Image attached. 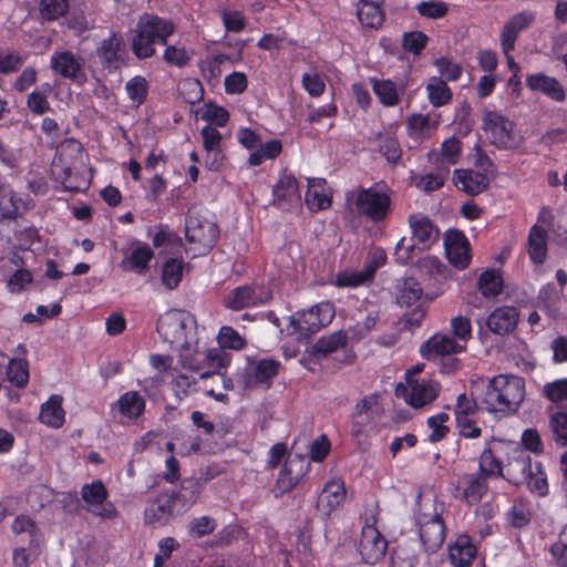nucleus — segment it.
<instances>
[{"mask_svg":"<svg viewBox=\"0 0 567 567\" xmlns=\"http://www.w3.org/2000/svg\"><path fill=\"white\" fill-rule=\"evenodd\" d=\"M175 31L174 23L156 14L144 13L138 18L131 49L137 59H147L156 53V45H166L167 38Z\"/></svg>","mask_w":567,"mask_h":567,"instance_id":"nucleus-1","label":"nucleus"},{"mask_svg":"<svg viewBox=\"0 0 567 567\" xmlns=\"http://www.w3.org/2000/svg\"><path fill=\"white\" fill-rule=\"evenodd\" d=\"M525 395L524 380L516 375L499 374L488 381L484 404L489 412L516 411Z\"/></svg>","mask_w":567,"mask_h":567,"instance_id":"nucleus-2","label":"nucleus"},{"mask_svg":"<svg viewBox=\"0 0 567 567\" xmlns=\"http://www.w3.org/2000/svg\"><path fill=\"white\" fill-rule=\"evenodd\" d=\"M415 519L425 550L430 553L439 550L445 540V524L434 501L429 499L422 503L421 493L417 494Z\"/></svg>","mask_w":567,"mask_h":567,"instance_id":"nucleus-3","label":"nucleus"},{"mask_svg":"<svg viewBox=\"0 0 567 567\" xmlns=\"http://www.w3.org/2000/svg\"><path fill=\"white\" fill-rule=\"evenodd\" d=\"M334 317L333 306L329 302L316 305L289 317L290 328L288 334L298 333V340L309 338L323 327L328 326Z\"/></svg>","mask_w":567,"mask_h":567,"instance_id":"nucleus-4","label":"nucleus"},{"mask_svg":"<svg viewBox=\"0 0 567 567\" xmlns=\"http://www.w3.org/2000/svg\"><path fill=\"white\" fill-rule=\"evenodd\" d=\"M185 234L188 243L202 255L215 246L219 238V228L214 220L190 209L185 221Z\"/></svg>","mask_w":567,"mask_h":567,"instance_id":"nucleus-5","label":"nucleus"},{"mask_svg":"<svg viewBox=\"0 0 567 567\" xmlns=\"http://www.w3.org/2000/svg\"><path fill=\"white\" fill-rule=\"evenodd\" d=\"M515 124L506 116L488 111L483 116V128L492 145L501 150H516L522 138L514 132Z\"/></svg>","mask_w":567,"mask_h":567,"instance_id":"nucleus-6","label":"nucleus"},{"mask_svg":"<svg viewBox=\"0 0 567 567\" xmlns=\"http://www.w3.org/2000/svg\"><path fill=\"white\" fill-rule=\"evenodd\" d=\"M441 386L434 380H414L411 377L406 378V384L399 383L395 388V395L403 398L405 402L417 409L433 402L439 393Z\"/></svg>","mask_w":567,"mask_h":567,"instance_id":"nucleus-7","label":"nucleus"},{"mask_svg":"<svg viewBox=\"0 0 567 567\" xmlns=\"http://www.w3.org/2000/svg\"><path fill=\"white\" fill-rule=\"evenodd\" d=\"M537 474L533 472L530 457L515 458L508 464L507 474L508 481L515 485L527 484L530 491L538 492L539 495L547 493V482L544 473H542V465H535Z\"/></svg>","mask_w":567,"mask_h":567,"instance_id":"nucleus-8","label":"nucleus"},{"mask_svg":"<svg viewBox=\"0 0 567 567\" xmlns=\"http://www.w3.org/2000/svg\"><path fill=\"white\" fill-rule=\"evenodd\" d=\"M357 212L374 223L385 219L390 212L391 198L388 194L372 187L359 188L355 198Z\"/></svg>","mask_w":567,"mask_h":567,"instance_id":"nucleus-9","label":"nucleus"},{"mask_svg":"<svg viewBox=\"0 0 567 567\" xmlns=\"http://www.w3.org/2000/svg\"><path fill=\"white\" fill-rule=\"evenodd\" d=\"M192 321L188 313L172 310L157 320L156 330L165 342L179 347L188 342L186 329Z\"/></svg>","mask_w":567,"mask_h":567,"instance_id":"nucleus-10","label":"nucleus"},{"mask_svg":"<svg viewBox=\"0 0 567 567\" xmlns=\"http://www.w3.org/2000/svg\"><path fill=\"white\" fill-rule=\"evenodd\" d=\"M81 497L87 505L86 509L96 516L113 518L117 515L115 506L111 502H106L107 491L101 481L83 485Z\"/></svg>","mask_w":567,"mask_h":567,"instance_id":"nucleus-11","label":"nucleus"},{"mask_svg":"<svg viewBox=\"0 0 567 567\" xmlns=\"http://www.w3.org/2000/svg\"><path fill=\"white\" fill-rule=\"evenodd\" d=\"M388 543L383 535L371 525L362 528L359 542V553L367 564H375L382 559L386 553Z\"/></svg>","mask_w":567,"mask_h":567,"instance_id":"nucleus-12","label":"nucleus"},{"mask_svg":"<svg viewBox=\"0 0 567 567\" xmlns=\"http://www.w3.org/2000/svg\"><path fill=\"white\" fill-rule=\"evenodd\" d=\"M96 56L104 69L118 70L125 64V48L122 38L112 32L109 38L101 41L96 48Z\"/></svg>","mask_w":567,"mask_h":567,"instance_id":"nucleus-13","label":"nucleus"},{"mask_svg":"<svg viewBox=\"0 0 567 567\" xmlns=\"http://www.w3.org/2000/svg\"><path fill=\"white\" fill-rule=\"evenodd\" d=\"M52 70L64 79H70L78 83H84L86 80L82 62L71 51L55 52L51 56Z\"/></svg>","mask_w":567,"mask_h":567,"instance_id":"nucleus-14","label":"nucleus"},{"mask_svg":"<svg viewBox=\"0 0 567 567\" xmlns=\"http://www.w3.org/2000/svg\"><path fill=\"white\" fill-rule=\"evenodd\" d=\"M445 251L449 261L458 269H464L470 264V246L464 234L451 229L445 234Z\"/></svg>","mask_w":567,"mask_h":567,"instance_id":"nucleus-15","label":"nucleus"},{"mask_svg":"<svg viewBox=\"0 0 567 567\" xmlns=\"http://www.w3.org/2000/svg\"><path fill=\"white\" fill-rule=\"evenodd\" d=\"M534 19L535 16L532 12L524 11L513 16L506 21L499 35L501 48L505 55H508V53L514 50L518 34L526 30L533 23Z\"/></svg>","mask_w":567,"mask_h":567,"instance_id":"nucleus-16","label":"nucleus"},{"mask_svg":"<svg viewBox=\"0 0 567 567\" xmlns=\"http://www.w3.org/2000/svg\"><path fill=\"white\" fill-rule=\"evenodd\" d=\"M519 321V311L512 306H502L494 309L486 318V326L491 332L497 336H506L513 332Z\"/></svg>","mask_w":567,"mask_h":567,"instance_id":"nucleus-17","label":"nucleus"},{"mask_svg":"<svg viewBox=\"0 0 567 567\" xmlns=\"http://www.w3.org/2000/svg\"><path fill=\"white\" fill-rule=\"evenodd\" d=\"M465 350L464 344H460L455 339L447 334L436 333L427 341L422 343L420 352L423 358L433 360L437 357L451 355Z\"/></svg>","mask_w":567,"mask_h":567,"instance_id":"nucleus-18","label":"nucleus"},{"mask_svg":"<svg viewBox=\"0 0 567 567\" xmlns=\"http://www.w3.org/2000/svg\"><path fill=\"white\" fill-rule=\"evenodd\" d=\"M175 504L169 493H162L148 503L144 512L145 523L153 526L165 525L173 516Z\"/></svg>","mask_w":567,"mask_h":567,"instance_id":"nucleus-19","label":"nucleus"},{"mask_svg":"<svg viewBox=\"0 0 567 567\" xmlns=\"http://www.w3.org/2000/svg\"><path fill=\"white\" fill-rule=\"evenodd\" d=\"M409 226L413 238L424 245V248L439 240L440 231L432 220L424 214L415 213L409 217Z\"/></svg>","mask_w":567,"mask_h":567,"instance_id":"nucleus-20","label":"nucleus"},{"mask_svg":"<svg viewBox=\"0 0 567 567\" xmlns=\"http://www.w3.org/2000/svg\"><path fill=\"white\" fill-rule=\"evenodd\" d=\"M274 198L281 208H286L287 205H299L301 196L297 179L289 174L281 175L274 187Z\"/></svg>","mask_w":567,"mask_h":567,"instance_id":"nucleus-21","label":"nucleus"},{"mask_svg":"<svg viewBox=\"0 0 567 567\" xmlns=\"http://www.w3.org/2000/svg\"><path fill=\"white\" fill-rule=\"evenodd\" d=\"M453 179L458 189L472 196L483 193L489 185L485 174L471 169H455Z\"/></svg>","mask_w":567,"mask_h":567,"instance_id":"nucleus-22","label":"nucleus"},{"mask_svg":"<svg viewBox=\"0 0 567 567\" xmlns=\"http://www.w3.org/2000/svg\"><path fill=\"white\" fill-rule=\"evenodd\" d=\"M526 84L530 90L540 91L554 101L563 102L566 99L563 85L555 78L543 73L529 75Z\"/></svg>","mask_w":567,"mask_h":567,"instance_id":"nucleus-23","label":"nucleus"},{"mask_svg":"<svg viewBox=\"0 0 567 567\" xmlns=\"http://www.w3.org/2000/svg\"><path fill=\"white\" fill-rule=\"evenodd\" d=\"M202 482L197 478L189 477L183 480L179 489L169 494L175 506L179 505V509L185 512L189 509L199 498L202 493Z\"/></svg>","mask_w":567,"mask_h":567,"instance_id":"nucleus-24","label":"nucleus"},{"mask_svg":"<svg viewBox=\"0 0 567 567\" xmlns=\"http://www.w3.org/2000/svg\"><path fill=\"white\" fill-rule=\"evenodd\" d=\"M346 498L344 485L340 481L328 482L317 503L318 509L322 511L323 514L329 515L332 511L339 507Z\"/></svg>","mask_w":567,"mask_h":567,"instance_id":"nucleus-25","label":"nucleus"},{"mask_svg":"<svg viewBox=\"0 0 567 567\" xmlns=\"http://www.w3.org/2000/svg\"><path fill=\"white\" fill-rule=\"evenodd\" d=\"M382 4L383 0H360L357 4V16L361 24L370 29L380 28L385 18Z\"/></svg>","mask_w":567,"mask_h":567,"instance_id":"nucleus-26","label":"nucleus"},{"mask_svg":"<svg viewBox=\"0 0 567 567\" xmlns=\"http://www.w3.org/2000/svg\"><path fill=\"white\" fill-rule=\"evenodd\" d=\"M476 555V548L466 535H461L449 546V558L455 567H468Z\"/></svg>","mask_w":567,"mask_h":567,"instance_id":"nucleus-27","label":"nucleus"},{"mask_svg":"<svg viewBox=\"0 0 567 567\" xmlns=\"http://www.w3.org/2000/svg\"><path fill=\"white\" fill-rule=\"evenodd\" d=\"M179 362L184 369L198 372L202 369V362L204 359H208L210 361L218 360V365H223L221 358L217 353H213V351H208L207 353H202L197 349H192L188 342L179 346Z\"/></svg>","mask_w":567,"mask_h":567,"instance_id":"nucleus-28","label":"nucleus"},{"mask_svg":"<svg viewBox=\"0 0 567 567\" xmlns=\"http://www.w3.org/2000/svg\"><path fill=\"white\" fill-rule=\"evenodd\" d=\"M306 203L311 210H321L330 207L331 198L326 192V181L323 178L308 179Z\"/></svg>","mask_w":567,"mask_h":567,"instance_id":"nucleus-29","label":"nucleus"},{"mask_svg":"<svg viewBox=\"0 0 567 567\" xmlns=\"http://www.w3.org/2000/svg\"><path fill=\"white\" fill-rule=\"evenodd\" d=\"M347 343V334L339 330L329 336L321 337L311 348V355L317 359L328 357L330 353L344 347Z\"/></svg>","mask_w":567,"mask_h":567,"instance_id":"nucleus-30","label":"nucleus"},{"mask_svg":"<svg viewBox=\"0 0 567 567\" xmlns=\"http://www.w3.org/2000/svg\"><path fill=\"white\" fill-rule=\"evenodd\" d=\"M547 252V231L534 225L528 235V254L535 264H543Z\"/></svg>","mask_w":567,"mask_h":567,"instance_id":"nucleus-31","label":"nucleus"},{"mask_svg":"<svg viewBox=\"0 0 567 567\" xmlns=\"http://www.w3.org/2000/svg\"><path fill=\"white\" fill-rule=\"evenodd\" d=\"M154 257V252L146 244L138 245L131 255L121 262V267L126 270H134L138 274H145L148 269V262Z\"/></svg>","mask_w":567,"mask_h":567,"instance_id":"nucleus-32","label":"nucleus"},{"mask_svg":"<svg viewBox=\"0 0 567 567\" xmlns=\"http://www.w3.org/2000/svg\"><path fill=\"white\" fill-rule=\"evenodd\" d=\"M64 414L62 396L52 395L47 403L42 404L40 420L49 426L60 427L64 423Z\"/></svg>","mask_w":567,"mask_h":567,"instance_id":"nucleus-33","label":"nucleus"},{"mask_svg":"<svg viewBox=\"0 0 567 567\" xmlns=\"http://www.w3.org/2000/svg\"><path fill=\"white\" fill-rule=\"evenodd\" d=\"M417 563V545L414 542L399 544L392 550L390 567H415Z\"/></svg>","mask_w":567,"mask_h":567,"instance_id":"nucleus-34","label":"nucleus"},{"mask_svg":"<svg viewBox=\"0 0 567 567\" xmlns=\"http://www.w3.org/2000/svg\"><path fill=\"white\" fill-rule=\"evenodd\" d=\"M426 91L430 103L435 107L443 106L452 100V91L442 78H430Z\"/></svg>","mask_w":567,"mask_h":567,"instance_id":"nucleus-35","label":"nucleus"},{"mask_svg":"<svg viewBox=\"0 0 567 567\" xmlns=\"http://www.w3.org/2000/svg\"><path fill=\"white\" fill-rule=\"evenodd\" d=\"M116 404L120 412L130 419L138 417L145 409V400L136 391L124 393Z\"/></svg>","mask_w":567,"mask_h":567,"instance_id":"nucleus-36","label":"nucleus"},{"mask_svg":"<svg viewBox=\"0 0 567 567\" xmlns=\"http://www.w3.org/2000/svg\"><path fill=\"white\" fill-rule=\"evenodd\" d=\"M262 299L257 297L255 290L249 286L236 288L226 299V306L234 310H240L261 302Z\"/></svg>","mask_w":567,"mask_h":567,"instance_id":"nucleus-37","label":"nucleus"},{"mask_svg":"<svg viewBox=\"0 0 567 567\" xmlns=\"http://www.w3.org/2000/svg\"><path fill=\"white\" fill-rule=\"evenodd\" d=\"M184 262L177 258L167 259L162 267V282L172 290L178 286L182 280Z\"/></svg>","mask_w":567,"mask_h":567,"instance_id":"nucleus-38","label":"nucleus"},{"mask_svg":"<svg viewBox=\"0 0 567 567\" xmlns=\"http://www.w3.org/2000/svg\"><path fill=\"white\" fill-rule=\"evenodd\" d=\"M477 286L484 297H495L503 289V279L496 270H486L480 276Z\"/></svg>","mask_w":567,"mask_h":567,"instance_id":"nucleus-39","label":"nucleus"},{"mask_svg":"<svg viewBox=\"0 0 567 567\" xmlns=\"http://www.w3.org/2000/svg\"><path fill=\"white\" fill-rule=\"evenodd\" d=\"M422 296V288L417 281L412 278L404 279L399 285V293L396 296L400 306L410 307L417 302Z\"/></svg>","mask_w":567,"mask_h":567,"instance_id":"nucleus-40","label":"nucleus"},{"mask_svg":"<svg viewBox=\"0 0 567 567\" xmlns=\"http://www.w3.org/2000/svg\"><path fill=\"white\" fill-rule=\"evenodd\" d=\"M51 91L52 86L49 83H45L40 90H35L28 95L27 105L32 113L42 115L50 110L48 95Z\"/></svg>","mask_w":567,"mask_h":567,"instance_id":"nucleus-41","label":"nucleus"},{"mask_svg":"<svg viewBox=\"0 0 567 567\" xmlns=\"http://www.w3.org/2000/svg\"><path fill=\"white\" fill-rule=\"evenodd\" d=\"M551 439L559 447L567 446V413L555 412L549 419Z\"/></svg>","mask_w":567,"mask_h":567,"instance_id":"nucleus-42","label":"nucleus"},{"mask_svg":"<svg viewBox=\"0 0 567 567\" xmlns=\"http://www.w3.org/2000/svg\"><path fill=\"white\" fill-rule=\"evenodd\" d=\"M377 266L369 265L363 271L343 272L337 277L339 287H358L370 281L373 278Z\"/></svg>","mask_w":567,"mask_h":567,"instance_id":"nucleus-43","label":"nucleus"},{"mask_svg":"<svg viewBox=\"0 0 567 567\" xmlns=\"http://www.w3.org/2000/svg\"><path fill=\"white\" fill-rule=\"evenodd\" d=\"M373 91L380 99L381 103L393 106L399 103V93L395 84L390 80L373 81Z\"/></svg>","mask_w":567,"mask_h":567,"instance_id":"nucleus-44","label":"nucleus"},{"mask_svg":"<svg viewBox=\"0 0 567 567\" xmlns=\"http://www.w3.org/2000/svg\"><path fill=\"white\" fill-rule=\"evenodd\" d=\"M480 474L484 477H505L501 463L496 460L491 449H485L481 454Z\"/></svg>","mask_w":567,"mask_h":567,"instance_id":"nucleus-45","label":"nucleus"},{"mask_svg":"<svg viewBox=\"0 0 567 567\" xmlns=\"http://www.w3.org/2000/svg\"><path fill=\"white\" fill-rule=\"evenodd\" d=\"M468 485L463 492V497L470 503H478L487 489L486 477L478 474L476 476H466Z\"/></svg>","mask_w":567,"mask_h":567,"instance_id":"nucleus-46","label":"nucleus"},{"mask_svg":"<svg viewBox=\"0 0 567 567\" xmlns=\"http://www.w3.org/2000/svg\"><path fill=\"white\" fill-rule=\"evenodd\" d=\"M69 10L68 0H41L40 13L44 20L53 21L64 16Z\"/></svg>","mask_w":567,"mask_h":567,"instance_id":"nucleus-47","label":"nucleus"},{"mask_svg":"<svg viewBox=\"0 0 567 567\" xmlns=\"http://www.w3.org/2000/svg\"><path fill=\"white\" fill-rule=\"evenodd\" d=\"M8 378L18 388H23L29 381L28 363L24 360H11L8 365Z\"/></svg>","mask_w":567,"mask_h":567,"instance_id":"nucleus-48","label":"nucleus"},{"mask_svg":"<svg viewBox=\"0 0 567 567\" xmlns=\"http://www.w3.org/2000/svg\"><path fill=\"white\" fill-rule=\"evenodd\" d=\"M125 90L131 101L138 106L147 96V81L143 76H134L126 83Z\"/></svg>","mask_w":567,"mask_h":567,"instance_id":"nucleus-49","label":"nucleus"},{"mask_svg":"<svg viewBox=\"0 0 567 567\" xmlns=\"http://www.w3.org/2000/svg\"><path fill=\"white\" fill-rule=\"evenodd\" d=\"M12 530L16 534H28L31 546L37 547L39 545L38 528L30 517L18 516L12 524Z\"/></svg>","mask_w":567,"mask_h":567,"instance_id":"nucleus-50","label":"nucleus"},{"mask_svg":"<svg viewBox=\"0 0 567 567\" xmlns=\"http://www.w3.org/2000/svg\"><path fill=\"white\" fill-rule=\"evenodd\" d=\"M280 363L272 359L260 360L254 368V378L257 383L267 382L279 371Z\"/></svg>","mask_w":567,"mask_h":567,"instance_id":"nucleus-51","label":"nucleus"},{"mask_svg":"<svg viewBox=\"0 0 567 567\" xmlns=\"http://www.w3.org/2000/svg\"><path fill=\"white\" fill-rule=\"evenodd\" d=\"M216 528L215 519L208 516H202L190 520L188 525V533L194 538H202L212 534Z\"/></svg>","mask_w":567,"mask_h":567,"instance_id":"nucleus-52","label":"nucleus"},{"mask_svg":"<svg viewBox=\"0 0 567 567\" xmlns=\"http://www.w3.org/2000/svg\"><path fill=\"white\" fill-rule=\"evenodd\" d=\"M379 150L390 163H398L402 156L399 142L392 136H381Z\"/></svg>","mask_w":567,"mask_h":567,"instance_id":"nucleus-53","label":"nucleus"},{"mask_svg":"<svg viewBox=\"0 0 567 567\" xmlns=\"http://www.w3.org/2000/svg\"><path fill=\"white\" fill-rule=\"evenodd\" d=\"M218 342L223 348L239 350L244 348L245 340L231 327L224 326L218 333Z\"/></svg>","mask_w":567,"mask_h":567,"instance_id":"nucleus-54","label":"nucleus"},{"mask_svg":"<svg viewBox=\"0 0 567 567\" xmlns=\"http://www.w3.org/2000/svg\"><path fill=\"white\" fill-rule=\"evenodd\" d=\"M435 66L445 82L456 81L462 74L461 65L453 63L449 58L442 56L435 60Z\"/></svg>","mask_w":567,"mask_h":567,"instance_id":"nucleus-55","label":"nucleus"},{"mask_svg":"<svg viewBox=\"0 0 567 567\" xmlns=\"http://www.w3.org/2000/svg\"><path fill=\"white\" fill-rule=\"evenodd\" d=\"M507 518L514 527L519 528L529 523L530 513L524 503L517 502L508 511Z\"/></svg>","mask_w":567,"mask_h":567,"instance_id":"nucleus-56","label":"nucleus"},{"mask_svg":"<svg viewBox=\"0 0 567 567\" xmlns=\"http://www.w3.org/2000/svg\"><path fill=\"white\" fill-rule=\"evenodd\" d=\"M453 338L467 342L472 338V324L467 317L457 316L451 320Z\"/></svg>","mask_w":567,"mask_h":567,"instance_id":"nucleus-57","label":"nucleus"},{"mask_svg":"<svg viewBox=\"0 0 567 567\" xmlns=\"http://www.w3.org/2000/svg\"><path fill=\"white\" fill-rule=\"evenodd\" d=\"M427 37L421 31L409 32L403 35V48L414 54H420L424 49Z\"/></svg>","mask_w":567,"mask_h":567,"instance_id":"nucleus-58","label":"nucleus"},{"mask_svg":"<svg viewBox=\"0 0 567 567\" xmlns=\"http://www.w3.org/2000/svg\"><path fill=\"white\" fill-rule=\"evenodd\" d=\"M378 403V396L375 394L364 396L360 402H358L354 406L353 417L355 419H364V422H371L372 409Z\"/></svg>","mask_w":567,"mask_h":567,"instance_id":"nucleus-59","label":"nucleus"},{"mask_svg":"<svg viewBox=\"0 0 567 567\" xmlns=\"http://www.w3.org/2000/svg\"><path fill=\"white\" fill-rule=\"evenodd\" d=\"M163 59L172 65L183 68L188 63L190 56L184 48L167 45Z\"/></svg>","mask_w":567,"mask_h":567,"instance_id":"nucleus-60","label":"nucleus"},{"mask_svg":"<svg viewBox=\"0 0 567 567\" xmlns=\"http://www.w3.org/2000/svg\"><path fill=\"white\" fill-rule=\"evenodd\" d=\"M417 12L422 17L439 19L446 14L447 7L444 2L424 1L416 6Z\"/></svg>","mask_w":567,"mask_h":567,"instance_id":"nucleus-61","label":"nucleus"},{"mask_svg":"<svg viewBox=\"0 0 567 567\" xmlns=\"http://www.w3.org/2000/svg\"><path fill=\"white\" fill-rule=\"evenodd\" d=\"M544 394L553 402L567 400V379H560L544 386Z\"/></svg>","mask_w":567,"mask_h":567,"instance_id":"nucleus-62","label":"nucleus"},{"mask_svg":"<svg viewBox=\"0 0 567 567\" xmlns=\"http://www.w3.org/2000/svg\"><path fill=\"white\" fill-rule=\"evenodd\" d=\"M462 144L458 138L450 137L441 146L442 156L449 164H456L460 157Z\"/></svg>","mask_w":567,"mask_h":567,"instance_id":"nucleus-63","label":"nucleus"},{"mask_svg":"<svg viewBox=\"0 0 567 567\" xmlns=\"http://www.w3.org/2000/svg\"><path fill=\"white\" fill-rule=\"evenodd\" d=\"M247 76L241 72H233L225 79V89L227 93L239 94L247 89Z\"/></svg>","mask_w":567,"mask_h":567,"instance_id":"nucleus-64","label":"nucleus"}]
</instances>
